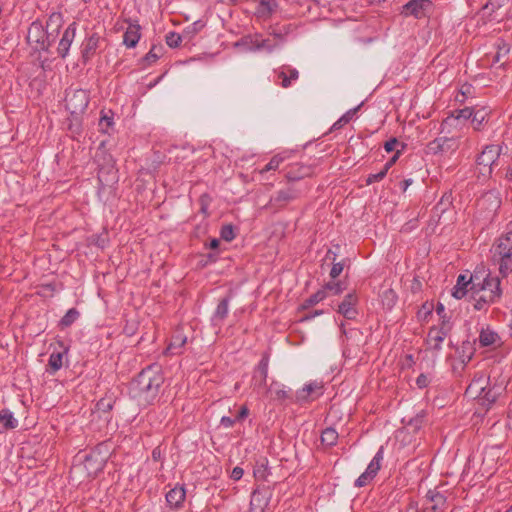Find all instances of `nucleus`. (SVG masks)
Instances as JSON below:
<instances>
[{"label":"nucleus","instance_id":"nucleus-44","mask_svg":"<svg viewBox=\"0 0 512 512\" xmlns=\"http://www.w3.org/2000/svg\"><path fill=\"white\" fill-rule=\"evenodd\" d=\"M285 156L282 154H277L273 156L270 161L266 164V166L260 170V173L263 174L265 172L276 170L280 164L285 160Z\"/></svg>","mask_w":512,"mask_h":512},{"label":"nucleus","instance_id":"nucleus-35","mask_svg":"<svg viewBox=\"0 0 512 512\" xmlns=\"http://www.w3.org/2000/svg\"><path fill=\"white\" fill-rule=\"evenodd\" d=\"M337 440H338V433L334 428L328 427L322 431L321 443L323 445L331 447L337 443Z\"/></svg>","mask_w":512,"mask_h":512},{"label":"nucleus","instance_id":"nucleus-13","mask_svg":"<svg viewBox=\"0 0 512 512\" xmlns=\"http://www.w3.org/2000/svg\"><path fill=\"white\" fill-rule=\"evenodd\" d=\"M99 40V35L97 33H93L83 41L81 45V58L84 64L89 62L96 54Z\"/></svg>","mask_w":512,"mask_h":512},{"label":"nucleus","instance_id":"nucleus-2","mask_svg":"<svg viewBox=\"0 0 512 512\" xmlns=\"http://www.w3.org/2000/svg\"><path fill=\"white\" fill-rule=\"evenodd\" d=\"M27 42L35 51H48L54 41L53 32L44 29L41 21H33L27 32Z\"/></svg>","mask_w":512,"mask_h":512},{"label":"nucleus","instance_id":"nucleus-1","mask_svg":"<svg viewBox=\"0 0 512 512\" xmlns=\"http://www.w3.org/2000/svg\"><path fill=\"white\" fill-rule=\"evenodd\" d=\"M164 380L161 367L157 364L149 365L130 383L129 394L139 406L147 407L158 398Z\"/></svg>","mask_w":512,"mask_h":512},{"label":"nucleus","instance_id":"nucleus-25","mask_svg":"<svg viewBox=\"0 0 512 512\" xmlns=\"http://www.w3.org/2000/svg\"><path fill=\"white\" fill-rule=\"evenodd\" d=\"M18 426V420L9 409L0 411V433L15 429Z\"/></svg>","mask_w":512,"mask_h":512},{"label":"nucleus","instance_id":"nucleus-49","mask_svg":"<svg viewBox=\"0 0 512 512\" xmlns=\"http://www.w3.org/2000/svg\"><path fill=\"white\" fill-rule=\"evenodd\" d=\"M323 289H325L326 292L330 291L333 295H339L343 292L344 287H343L342 283L340 281H338V282H328L327 284H325Z\"/></svg>","mask_w":512,"mask_h":512},{"label":"nucleus","instance_id":"nucleus-12","mask_svg":"<svg viewBox=\"0 0 512 512\" xmlns=\"http://www.w3.org/2000/svg\"><path fill=\"white\" fill-rule=\"evenodd\" d=\"M474 110L470 107L455 110L449 116H447L441 123V133H443L448 127L457 126L461 120H468L472 118Z\"/></svg>","mask_w":512,"mask_h":512},{"label":"nucleus","instance_id":"nucleus-60","mask_svg":"<svg viewBox=\"0 0 512 512\" xmlns=\"http://www.w3.org/2000/svg\"><path fill=\"white\" fill-rule=\"evenodd\" d=\"M402 150H396L395 154L385 163L384 167L382 168L385 172L388 173L389 169L396 163L398 160Z\"/></svg>","mask_w":512,"mask_h":512},{"label":"nucleus","instance_id":"nucleus-58","mask_svg":"<svg viewBox=\"0 0 512 512\" xmlns=\"http://www.w3.org/2000/svg\"><path fill=\"white\" fill-rule=\"evenodd\" d=\"M254 475L258 479L267 480V477L269 475L267 466L264 464H261L254 470Z\"/></svg>","mask_w":512,"mask_h":512},{"label":"nucleus","instance_id":"nucleus-33","mask_svg":"<svg viewBox=\"0 0 512 512\" xmlns=\"http://www.w3.org/2000/svg\"><path fill=\"white\" fill-rule=\"evenodd\" d=\"M362 104L358 105L357 107L355 108H352L350 110H348L345 114H343L331 127V131L333 130H338L340 128H342L344 125H346L347 123H349L353 117L355 116V114L357 113V111L359 110V108L361 107Z\"/></svg>","mask_w":512,"mask_h":512},{"label":"nucleus","instance_id":"nucleus-22","mask_svg":"<svg viewBox=\"0 0 512 512\" xmlns=\"http://www.w3.org/2000/svg\"><path fill=\"white\" fill-rule=\"evenodd\" d=\"M426 498L432 503V506L424 512H438L446 505V497L436 490H429L426 494Z\"/></svg>","mask_w":512,"mask_h":512},{"label":"nucleus","instance_id":"nucleus-61","mask_svg":"<svg viewBox=\"0 0 512 512\" xmlns=\"http://www.w3.org/2000/svg\"><path fill=\"white\" fill-rule=\"evenodd\" d=\"M429 383L430 379L426 374L422 373L416 378V385L420 389L426 388L429 385Z\"/></svg>","mask_w":512,"mask_h":512},{"label":"nucleus","instance_id":"nucleus-28","mask_svg":"<svg viewBox=\"0 0 512 512\" xmlns=\"http://www.w3.org/2000/svg\"><path fill=\"white\" fill-rule=\"evenodd\" d=\"M499 257V271L502 276H507L512 272V252L494 253V257Z\"/></svg>","mask_w":512,"mask_h":512},{"label":"nucleus","instance_id":"nucleus-24","mask_svg":"<svg viewBox=\"0 0 512 512\" xmlns=\"http://www.w3.org/2000/svg\"><path fill=\"white\" fill-rule=\"evenodd\" d=\"M312 174V168L310 166L296 164L286 172V178L288 181H297L304 177Z\"/></svg>","mask_w":512,"mask_h":512},{"label":"nucleus","instance_id":"nucleus-6","mask_svg":"<svg viewBox=\"0 0 512 512\" xmlns=\"http://www.w3.org/2000/svg\"><path fill=\"white\" fill-rule=\"evenodd\" d=\"M427 148L435 155L452 152L458 148V141L455 137H437L428 143Z\"/></svg>","mask_w":512,"mask_h":512},{"label":"nucleus","instance_id":"nucleus-4","mask_svg":"<svg viewBox=\"0 0 512 512\" xmlns=\"http://www.w3.org/2000/svg\"><path fill=\"white\" fill-rule=\"evenodd\" d=\"M88 91L84 89H68L65 97V107L73 116L82 115L89 104Z\"/></svg>","mask_w":512,"mask_h":512},{"label":"nucleus","instance_id":"nucleus-17","mask_svg":"<svg viewBox=\"0 0 512 512\" xmlns=\"http://www.w3.org/2000/svg\"><path fill=\"white\" fill-rule=\"evenodd\" d=\"M187 342V337L180 331H176L164 351L165 355H179L182 353V348Z\"/></svg>","mask_w":512,"mask_h":512},{"label":"nucleus","instance_id":"nucleus-11","mask_svg":"<svg viewBox=\"0 0 512 512\" xmlns=\"http://www.w3.org/2000/svg\"><path fill=\"white\" fill-rule=\"evenodd\" d=\"M450 332L451 331L449 330H444L442 328L432 326L429 329L426 340L428 348L432 351L439 352L442 349V343L444 339Z\"/></svg>","mask_w":512,"mask_h":512},{"label":"nucleus","instance_id":"nucleus-10","mask_svg":"<svg viewBox=\"0 0 512 512\" xmlns=\"http://www.w3.org/2000/svg\"><path fill=\"white\" fill-rule=\"evenodd\" d=\"M431 6L432 2L430 0H410L403 6V13L419 19L426 15Z\"/></svg>","mask_w":512,"mask_h":512},{"label":"nucleus","instance_id":"nucleus-31","mask_svg":"<svg viewBox=\"0 0 512 512\" xmlns=\"http://www.w3.org/2000/svg\"><path fill=\"white\" fill-rule=\"evenodd\" d=\"M475 352L474 343L466 340L462 342L460 348V360L463 366H466L470 362Z\"/></svg>","mask_w":512,"mask_h":512},{"label":"nucleus","instance_id":"nucleus-15","mask_svg":"<svg viewBox=\"0 0 512 512\" xmlns=\"http://www.w3.org/2000/svg\"><path fill=\"white\" fill-rule=\"evenodd\" d=\"M299 191L293 187L279 190L270 200L271 204L276 207H282L290 201L299 197Z\"/></svg>","mask_w":512,"mask_h":512},{"label":"nucleus","instance_id":"nucleus-34","mask_svg":"<svg viewBox=\"0 0 512 512\" xmlns=\"http://www.w3.org/2000/svg\"><path fill=\"white\" fill-rule=\"evenodd\" d=\"M79 316L80 313L76 308H70L59 321V327L61 329L70 327L79 318Z\"/></svg>","mask_w":512,"mask_h":512},{"label":"nucleus","instance_id":"nucleus-19","mask_svg":"<svg viewBox=\"0 0 512 512\" xmlns=\"http://www.w3.org/2000/svg\"><path fill=\"white\" fill-rule=\"evenodd\" d=\"M140 29L141 27L137 23L129 24L123 35V43L126 45V47L134 48L137 45L141 37Z\"/></svg>","mask_w":512,"mask_h":512},{"label":"nucleus","instance_id":"nucleus-7","mask_svg":"<svg viewBox=\"0 0 512 512\" xmlns=\"http://www.w3.org/2000/svg\"><path fill=\"white\" fill-rule=\"evenodd\" d=\"M358 296L355 292L345 295L343 301L338 305L337 312L348 320H354L357 315Z\"/></svg>","mask_w":512,"mask_h":512},{"label":"nucleus","instance_id":"nucleus-21","mask_svg":"<svg viewBox=\"0 0 512 512\" xmlns=\"http://www.w3.org/2000/svg\"><path fill=\"white\" fill-rule=\"evenodd\" d=\"M512 252V220L507 225V232L501 236L494 247V253Z\"/></svg>","mask_w":512,"mask_h":512},{"label":"nucleus","instance_id":"nucleus-53","mask_svg":"<svg viewBox=\"0 0 512 512\" xmlns=\"http://www.w3.org/2000/svg\"><path fill=\"white\" fill-rule=\"evenodd\" d=\"M374 479L373 475L367 474L366 471H364L355 481L356 487H364L367 484H369Z\"/></svg>","mask_w":512,"mask_h":512},{"label":"nucleus","instance_id":"nucleus-56","mask_svg":"<svg viewBox=\"0 0 512 512\" xmlns=\"http://www.w3.org/2000/svg\"><path fill=\"white\" fill-rule=\"evenodd\" d=\"M486 202H490L494 205L495 210L500 207V201L493 193H487L479 202V204H484Z\"/></svg>","mask_w":512,"mask_h":512},{"label":"nucleus","instance_id":"nucleus-41","mask_svg":"<svg viewBox=\"0 0 512 512\" xmlns=\"http://www.w3.org/2000/svg\"><path fill=\"white\" fill-rule=\"evenodd\" d=\"M476 280H478L477 276L472 275V276H470L469 279H467L466 275L460 274L457 278L456 285H458L460 287H464L466 289L470 285L471 290H477V286L480 285V282L477 283Z\"/></svg>","mask_w":512,"mask_h":512},{"label":"nucleus","instance_id":"nucleus-20","mask_svg":"<svg viewBox=\"0 0 512 512\" xmlns=\"http://www.w3.org/2000/svg\"><path fill=\"white\" fill-rule=\"evenodd\" d=\"M478 341L481 347H490L499 345L501 338L494 330L487 327L481 329Z\"/></svg>","mask_w":512,"mask_h":512},{"label":"nucleus","instance_id":"nucleus-29","mask_svg":"<svg viewBox=\"0 0 512 512\" xmlns=\"http://www.w3.org/2000/svg\"><path fill=\"white\" fill-rule=\"evenodd\" d=\"M63 23V16L60 12H53L49 15L46 30L53 32V38L55 39V33H58Z\"/></svg>","mask_w":512,"mask_h":512},{"label":"nucleus","instance_id":"nucleus-23","mask_svg":"<svg viewBox=\"0 0 512 512\" xmlns=\"http://www.w3.org/2000/svg\"><path fill=\"white\" fill-rule=\"evenodd\" d=\"M271 494L267 490L256 489L251 495L250 505L256 509L264 510L268 504Z\"/></svg>","mask_w":512,"mask_h":512},{"label":"nucleus","instance_id":"nucleus-16","mask_svg":"<svg viewBox=\"0 0 512 512\" xmlns=\"http://www.w3.org/2000/svg\"><path fill=\"white\" fill-rule=\"evenodd\" d=\"M490 378L484 375L483 373L476 374L472 379L471 383L466 389V394L473 396L475 395L477 398L481 393H483L485 387L489 384Z\"/></svg>","mask_w":512,"mask_h":512},{"label":"nucleus","instance_id":"nucleus-45","mask_svg":"<svg viewBox=\"0 0 512 512\" xmlns=\"http://www.w3.org/2000/svg\"><path fill=\"white\" fill-rule=\"evenodd\" d=\"M221 239L230 242L235 238L234 227L231 224H226L220 230Z\"/></svg>","mask_w":512,"mask_h":512},{"label":"nucleus","instance_id":"nucleus-47","mask_svg":"<svg viewBox=\"0 0 512 512\" xmlns=\"http://www.w3.org/2000/svg\"><path fill=\"white\" fill-rule=\"evenodd\" d=\"M182 38L176 32H169L166 35V44L171 48H176L181 44Z\"/></svg>","mask_w":512,"mask_h":512},{"label":"nucleus","instance_id":"nucleus-57","mask_svg":"<svg viewBox=\"0 0 512 512\" xmlns=\"http://www.w3.org/2000/svg\"><path fill=\"white\" fill-rule=\"evenodd\" d=\"M277 77L281 80L280 85L283 88H288L291 86L292 80L289 78L287 72L284 69L277 72Z\"/></svg>","mask_w":512,"mask_h":512},{"label":"nucleus","instance_id":"nucleus-18","mask_svg":"<svg viewBox=\"0 0 512 512\" xmlns=\"http://www.w3.org/2000/svg\"><path fill=\"white\" fill-rule=\"evenodd\" d=\"M186 490L184 486H175L166 494V501L170 507L179 508L185 501Z\"/></svg>","mask_w":512,"mask_h":512},{"label":"nucleus","instance_id":"nucleus-5","mask_svg":"<svg viewBox=\"0 0 512 512\" xmlns=\"http://www.w3.org/2000/svg\"><path fill=\"white\" fill-rule=\"evenodd\" d=\"M322 389L323 384L321 381H312L308 384H305L303 388L296 391L294 403H308L320 397L323 394Z\"/></svg>","mask_w":512,"mask_h":512},{"label":"nucleus","instance_id":"nucleus-9","mask_svg":"<svg viewBox=\"0 0 512 512\" xmlns=\"http://www.w3.org/2000/svg\"><path fill=\"white\" fill-rule=\"evenodd\" d=\"M233 297V292L230 290L229 293L222 298L211 317V324L214 327L221 328L224 320L226 319L229 312V303Z\"/></svg>","mask_w":512,"mask_h":512},{"label":"nucleus","instance_id":"nucleus-43","mask_svg":"<svg viewBox=\"0 0 512 512\" xmlns=\"http://www.w3.org/2000/svg\"><path fill=\"white\" fill-rule=\"evenodd\" d=\"M162 49V46L153 45L150 51L143 57L142 61L147 63V65H151L160 58Z\"/></svg>","mask_w":512,"mask_h":512},{"label":"nucleus","instance_id":"nucleus-54","mask_svg":"<svg viewBox=\"0 0 512 512\" xmlns=\"http://www.w3.org/2000/svg\"><path fill=\"white\" fill-rule=\"evenodd\" d=\"M387 175V172H385L383 169H381L378 173L375 174H369L366 178V184L371 185L375 182H380L385 178Z\"/></svg>","mask_w":512,"mask_h":512},{"label":"nucleus","instance_id":"nucleus-59","mask_svg":"<svg viewBox=\"0 0 512 512\" xmlns=\"http://www.w3.org/2000/svg\"><path fill=\"white\" fill-rule=\"evenodd\" d=\"M343 268H344L343 262L333 263V266L330 270V277L332 279H336L342 273Z\"/></svg>","mask_w":512,"mask_h":512},{"label":"nucleus","instance_id":"nucleus-63","mask_svg":"<svg viewBox=\"0 0 512 512\" xmlns=\"http://www.w3.org/2000/svg\"><path fill=\"white\" fill-rule=\"evenodd\" d=\"M236 420L235 418H231L228 416H223L220 420V424L225 428H230L235 424Z\"/></svg>","mask_w":512,"mask_h":512},{"label":"nucleus","instance_id":"nucleus-48","mask_svg":"<svg viewBox=\"0 0 512 512\" xmlns=\"http://www.w3.org/2000/svg\"><path fill=\"white\" fill-rule=\"evenodd\" d=\"M113 408V403L110 399L101 398L97 404L96 409L102 413H109Z\"/></svg>","mask_w":512,"mask_h":512},{"label":"nucleus","instance_id":"nucleus-46","mask_svg":"<svg viewBox=\"0 0 512 512\" xmlns=\"http://www.w3.org/2000/svg\"><path fill=\"white\" fill-rule=\"evenodd\" d=\"M497 49L493 62H499L502 57L509 53V47L503 40L497 43Z\"/></svg>","mask_w":512,"mask_h":512},{"label":"nucleus","instance_id":"nucleus-55","mask_svg":"<svg viewBox=\"0 0 512 512\" xmlns=\"http://www.w3.org/2000/svg\"><path fill=\"white\" fill-rule=\"evenodd\" d=\"M481 296L484 304H490L496 302L501 297V293H496L492 291L487 293L483 292Z\"/></svg>","mask_w":512,"mask_h":512},{"label":"nucleus","instance_id":"nucleus-32","mask_svg":"<svg viewBox=\"0 0 512 512\" xmlns=\"http://www.w3.org/2000/svg\"><path fill=\"white\" fill-rule=\"evenodd\" d=\"M383 455H384L383 447H380L365 470L367 472V474H371V475H373V477H375L377 475L378 471L381 468V463L383 461Z\"/></svg>","mask_w":512,"mask_h":512},{"label":"nucleus","instance_id":"nucleus-40","mask_svg":"<svg viewBox=\"0 0 512 512\" xmlns=\"http://www.w3.org/2000/svg\"><path fill=\"white\" fill-rule=\"evenodd\" d=\"M48 366L51 369V373H55L60 370L63 366V353L53 352L49 357Z\"/></svg>","mask_w":512,"mask_h":512},{"label":"nucleus","instance_id":"nucleus-36","mask_svg":"<svg viewBox=\"0 0 512 512\" xmlns=\"http://www.w3.org/2000/svg\"><path fill=\"white\" fill-rule=\"evenodd\" d=\"M381 302L387 309H392L398 299L396 292L393 289H386L381 294Z\"/></svg>","mask_w":512,"mask_h":512},{"label":"nucleus","instance_id":"nucleus-38","mask_svg":"<svg viewBox=\"0 0 512 512\" xmlns=\"http://www.w3.org/2000/svg\"><path fill=\"white\" fill-rule=\"evenodd\" d=\"M487 117L488 113L484 109L474 111L471 118V123L474 130L480 131L482 129L483 123L487 120Z\"/></svg>","mask_w":512,"mask_h":512},{"label":"nucleus","instance_id":"nucleus-39","mask_svg":"<svg viewBox=\"0 0 512 512\" xmlns=\"http://www.w3.org/2000/svg\"><path fill=\"white\" fill-rule=\"evenodd\" d=\"M268 366H269V355L264 354L257 366V373L260 374L261 384L265 385L268 376Z\"/></svg>","mask_w":512,"mask_h":512},{"label":"nucleus","instance_id":"nucleus-37","mask_svg":"<svg viewBox=\"0 0 512 512\" xmlns=\"http://www.w3.org/2000/svg\"><path fill=\"white\" fill-rule=\"evenodd\" d=\"M326 297L327 293L325 289H320L303 302L302 309H308L309 307L323 301Z\"/></svg>","mask_w":512,"mask_h":512},{"label":"nucleus","instance_id":"nucleus-51","mask_svg":"<svg viewBox=\"0 0 512 512\" xmlns=\"http://www.w3.org/2000/svg\"><path fill=\"white\" fill-rule=\"evenodd\" d=\"M401 145V150L405 148L404 143H400L397 138H390L388 141L384 143V149L387 153H391L396 149V146Z\"/></svg>","mask_w":512,"mask_h":512},{"label":"nucleus","instance_id":"nucleus-42","mask_svg":"<svg viewBox=\"0 0 512 512\" xmlns=\"http://www.w3.org/2000/svg\"><path fill=\"white\" fill-rule=\"evenodd\" d=\"M113 117L108 116L107 114H103L101 118L99 119V131L104 134H110V132L113 130Z\"/></svg>","mask_w":512,"mask_h":512},{"label":"nucleus","instance_id":"nucleus-52","mask_svg":"<svg viewBox=\"0 0 512 512\" xmlns=\"http://www.w3.org/2000/svg\"><path fill=\"white\" fill-rule=\"evenodd\" d=\"M274 393H275L276 399H278V400H287L288 399L294 403L295 394L292 395L290 393V391H287L284 388H279L277 390H274Z\"/></svg>","mask_w":512,"mask_h":512},{"label":"nucleus","instance_id":"nucleus-27","mask_svg":"<svg viewBox=\"0 0 512 512\" xmlns=\"http://www.w3.org/2000/svg\"><path fill=\"white\" fill-rule=\"evenodd\" d=\"M477 287H479V290L485 293L492 291L502 294L499 278L490 276L489 274L483 279V282L480 283V285H478Z\"/></svg>","mask_w":512,"mask_h":512},{"label":"nucleus","instance_id":"nucleus-26","mask_svg":"<svg viewBox=\"0 0 512 512\" xmlns=\"http://www.w3.org/2000/svg\"><path fill=\"white\" fill-rule=\"evenodd\" d=\"M426 415H427L426 411L421 410L414 417L410 418L407 421L405 418H403L402 422L405 424V426L408 430L416 433L422 428V426L425 422Z\"/></svg>","mask_w":512,"mask_h":512},{"label":"nucleus","instance_id":"nucleus-8","mask_svg":"<svg viewBox=\"0 0 512 512\" xmlns=\"http://www.w3.org/2000/svg\"><path fill=\"white\" fill-rule=\"evenodd\" d=\"M77 30L76 22H72L69 26L64 30L62 37L59 41L57 47V54L62 59H65L68 56L70 47L75 39Z\"/></svg>","mask_w":512,"mask_h":512},{"label":"nucleus","instance_id":"nucleus-62","mask_svg":"<svg viewBox=\"0 0 512 512\" xmlns=\"http://www.w3.org/2000/svg\"><path fill=\"white\" fill-rule=\"evenodd\" d=\"M466 293V288L455 285L453 288L452 296L455 297L456 299H461L466 295Z\"/></svg>","mask_w":512,"mask_h":512},{"label":"nucleus","instance_id":"nucleus-3","mask_svg":"<svg viewBox=\"0 0 512 512\" xmlns=\"http://www.w3.org/2000/svg\"><path fill=\"white\" fill-rule=\"evenodd\" d=\"M502 147L499 145H487L476 159V165L479 173L484 176H490L493 167L496 165L499 156L501 155Z\"/></svg>","mask_w":512,"mask_h":512},{"label":"nucleus","instance_id":"nucleus-30","mask_svg":"<svg viewBox=\"0 0 512 512\" xmlns=\"http://www.w3.org/2000/svg\"><path fill=\"white\" fill-rule=\"evenodd\" d=\"M436 313L440 317V323L437 327L452 331L453 324L451 322V316L447 314L445 306L442 303L437 304Z\"/></svg>","mask_w":512,"mask_h":512},{"label":"nucleus","instance_id":"nucleus-14","mask_svg":"<svg viewBox=\"0 0 512 512\" xmlns=\"http://www.w3.org/2000/svg\"><path fill=\"white\" fill-rule=\"evenodd\" d=\"M503 390L504 387L502 384H494L493 386H491V384L489 383L485 387L483 393H481L478 398L481 401L482 405H486L489 408L492 404L496 402V400L501 395Z\"/></svg>","mask_w":512,"mask_h":512},{"label":"nucleus","instance_id":"nucleus-64","mask_svg":"<svg viewBox=\"0 0 512 512\" xmlns=\"http://www.w3.org/2000/svg\"><path fill=\"white\" fill-rule=\"evenodd\" d=\"M249 414V409L247 408V406H242L237 414V416L235 417V420L236 421H242L244 420Z\"/></svg>","mask_w":512,"mask_h":512},{"label":"nucleus","instance_id":"nucleus-50","mask_svg":"<svg viewBox=\"0 0 512 512\" xmlns=\"http://www.w3.org/2000/svg\"><path fill=\"white\" fill-rule=\"evenodd\" d=\"M253 48H254V50L265 49L268 52H272L274 50V48H275V45H271L269 40H266V39H262V40L256 39L253 42Z\"/></svg>","mask_w":512,"mask_h":512}]
</instances>
